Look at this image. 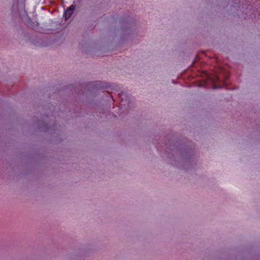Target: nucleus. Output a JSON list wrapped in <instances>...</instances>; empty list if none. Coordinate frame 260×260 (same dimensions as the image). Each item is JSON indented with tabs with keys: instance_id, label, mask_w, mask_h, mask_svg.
Returning a JSON list of instances; mask_svg holds the SVG:
<instances>
[{
	"instance_id": "obj_1",
	"label": "nucleus",
	"mask_w": 260,
	"mask_h": 260,
	"mask_svg": "<svg viewBox=\"0 0 260 260\" xmlns=\"http://www.w3.org/2000/svg\"><path fill=\"white\" fill-rule=\"evenodd\" d=\"M75 10V6L73 5L71 6L64 13V16L65 19L67 20L69 18L72 14L73 13Z\"/></svg>"
},
{
	"instance_id": "obj_2",
	"label": "nucleus",
	"mask_w": 260,
	"mask_h": 260,
	"mask_svg": "<svg viewBox=\"0 0 260 260\" xmlns=\"http://www.w3.org/2000/svg\"><path fill=\"white\" fill-rule=\"evenodd\" d=\"M121 101L120 102V105H121V106H125V104H126V100L125 101H124L123 100V99L124 98H126V95L125 94H123V93H121L120 94L119 93L118 94ZM126 103H128V102H126Z\"/></svg>"
},
{
	"instance_id": "obj_3",
	"label": "nucleus",
	"mask_w": 260,
	"mask_h": 260,
	"mask_svg": "<svg viewBox=\"0 0 260 260\" xmlns=\"http://www.w3.org/2000/svg\"><path fill=\"white\" fill-rule=\"evenodd\" d=\"M219 81V79L218 77H217V81Z\"/></svg>"
}]
</instances>
